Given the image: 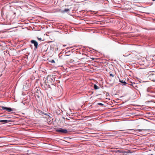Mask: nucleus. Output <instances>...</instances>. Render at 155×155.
<instances>
[{
  "label": "nucleus",
  "instance_id": "13",
  "mask_svg": "<svg viewBox=\"0 0 155 155\" xmlns=\"http://www.w3.org/2000/svg\"><path fill=\"white\" fill-rule=\"evenodd\" d=\"M119 81L123 84V86H125L127 84V83L125 82V81H124L123 80H120Z\"/></svg>",
  "mask_w": 155,
  "mask_h": 155
},
{
  "label": "nucleus",
  "instance_id": "4",
  "mask_svg": "<svg viewBox=\"0 0 155 155\" xmlns=\"http://www.w3.org/2000/svg\"><path fill=\"white\" fill-rule=\"evenodd\" d=\"M8 51H0V57H5L4 55L6 54H8Z\"/></svg>",
  "mask_w": 155,
  "mask_h": 155
},
{
  "label": "nucleus",
  "instance_id": "15",
  "mask_svg": "<svg viewBox=\"0 0 155 155\" xmlns=\"http://www.w3.org/2000/svg\"><path fill=\"white\" fill-rule=\"evenodd\" d=\"M90 125H91L92 127L89 128L88 127V129H93L94 128V127L93 126H92V124L90 123H88V127H89Z\"/></svg>",
  "mask_w": 155,
  "mask_h": 155
},
{
  "label": "nucleus",
  "instance_id": "12",
  "mask_svg": "<svg viewBox=\"0 0 155 155\" xmlns=\"http://www.w3.org/2000/svg\"><path fill=\"white\" fill-rule=\"evenodd\" d=\"M48 61L50 62H51V63H55L56 64H58V60H57V61H54V60L52 59L51 60H50Z\"/></svg>",
  "mask_w": 155,
  "mask_h": 155
},
{
  "label": "nucleus",
  "instance_id": "9",
  "mask_svg": "<svg viewBox=\"0 0 155 155\" xmlns=\"http://www.w3.org/2000/svg\"><path fill=\"white\" fill-rule=\"evenodd\" d=\"M37 112L39 114H40L42 115L43 114H44L45 115H47V114L46 113H45L43 112L42 111L39 110H37Z\"/></svg>",
  "mask_w": 155,
  "mask_h": 155
},
{
  "label": "nucleus",
  "instance_id": "11",
  "mask_svg": "<svg viewBox=\"0 0 155 155\" xmlns=\"http://www.w3.org/2000/svg\"><path fill=\"white\" fill-rule=\"evenodd\" d=\"M70 62L76 65H77L79 64V63H78V62L75 61L73 59H70Z\"/></svg>",
  "mask_w": 155,
  "mask_h": 155
},
{
  "label": "nucleus",
  "instance_id": "1",
  "mask_svg": "<svg viewBox=\"0 0 155 155\" xmlns=\"http://www.w3.org/2000/svg\"><path fill=\"white\" fill-rule=\"evenodd\" d=\"M53 80L51 78V76H48L47 77L46 79L45 80L44 82V85L46 86V87H50V84L53 85Z\"/></svg>",
  "mask_w": 155,
  "mask_h": 155
},
{
  "label": "nucleus",
  "instance_id": "22",
  "mask_svg": "<svg viewBox=\"0 0 155 155\" xmlns=\"http://www.w3.org/2000/svg\"><path fill=\"white\" fill-rule=\"evenodd\" d=\"M110 76H112V77H114V75L112 74H110Z\"/></svg>",
  "mask_w": 155,
  "mask_h": 155
},
{
  "label": "nucleus",
  "instance_id": "20",
  "mask_svg": "<svg viewBox=\"0 0 155 155\" xmlns=\"http://www.w3.org/2000/svg\"><path fill=\"white\" fill-rule=\"evenodd\" d=\"M87 24H92V23H91V21H88V23H87Z\"/></svg>",
  "mask_w": 155,
  "mask_h": 155
},
{
  "label": "nucleus",
  "instance_id": "17",
  "mask_svg": "<svg viewBox=\"0 0 155 155\" xmlns=\"http://www.w3.org/2000/svg\"><path fill=\"white\" fill-rule=\"evenodd\" d=\"M150 63H155V61H154V60L153 59H152L151 60V61H150Z\"/></svg>",
  "mask_w": 155,
  "mask_h": 155
},
{
  "label": "nucleus",
  "instance_id": "14",
  "mask_svg": "<svg viewBox=\"0 0 155 155\" xmlns=\"http://www.w3.org/2000/svg\"><path fill=\"white\" fill-rule=\"evenodd\" d=\"M70 11V9L68 8H65L64 10L62 11L61 12L63 13H65V12H67Z\"/></svg>",
  "mask_w": 155,
  "mask_h": 155
},
{
  "label": "nucleus",
  "instance_id": "18",
  "mask_svg": "<svg viewBox=\"0 0 155 155\" xmlns=\"http://www.w3.org/2000/svg\"><path fill=\"white\" fill-rule=\"evenodd\" d=\"M97 104L98 105H101V106H102V105H104L102 103H97Z\"/></svg>",
  "mask_w": 155,
  "mask_h": 155
},
{
  "label": "nucleus",
  "instance_id": "2",
  "mask_svg": "<svg viewBox=\"0 0 155 155\" xmlns=\"http://www.w3.org/2000/svg\"><path fill=\"white\" fill-rule=\"evenodd\" d=\"M145 130H146L145 129H128L126 130V133H132L134 134H135L137 133L138 132L142 131Z\"/></svg>",
  "mask_w": 155,
  "mask_h": 155
},
{
  "label": "nucleus",
  "instance_id": "19",
  "mask_svg": "<svg viewBox=\"0 0 155 155\" xmlns=\"http://www.w3.org/2000/svg\"><path fill=\"white\" fill-rule=\"evenodd\" d=\"M37 38L39 41L42 40V38H38V37H37Z\"/></svg>",
  "mask_w": 155,
  "mask_h": 155
},
{
  "label": "nucleus",
  "instance_id": "21",
  "mask_svg": "<svg viewBox=\"0 0 155 155\" xmlns=\"http://www.w3.org/2000/svg\"><path fill=\"white\" fill-rule=\"evenodd\" d=\"M93 60H94V61H96V59H94H94H92Z\"/></svg>",
  "mask_w": 155,
  "mask_h": 155
},
{
  "label": "nucleus",
  "instance_id": "3",
  "mask_svg": "<svg viewBox=\"0 0 155 155\" xmlns=\"http://www.w3.org/2000/svg\"><path fill=\"white\" fill-rule=\"evenodd\" d=\"M56 131L57 132L64 134H66L68 133V131L66 129L62 128H60L59 129H57Z\"/></svg>",
  "mask_w": 155,
  "mask_h": 155
},
{
  "label": "nucleus",
  "instance_id": "5",
  "mask_svg": "<svg viewBox=\"0 0 155 155\" xmlns=\"http://www.w3.org/2000/svg\"><path fill=\"white\" fill-rule=\"evenodd\" d=\"M2 110H5L8 112H11L13 111V110L10 107H7L2 106Z\"/></svg>",
  "mask_w": 155,
  "mask_h": 155
},
{
  "label": "nucleus",
  "instance_id": "23",
  "mask_svg": "<svg viewBox=\"0 0 155 155\" xmlns=\"http://www.w3.org/2000/svg\"><path fill=\"white\" fill-rule=\"evenodd\" d=\"M153 1H155V0H152Z\"/></svg>",
  "mask_w": 155,
  "mask_h": 155
},
{
  "label": "nucleus",
  "instance_id": "6",
  "mask_svg": "<svg viewBox=\"0 0 155 155\" xmlns=\"http://www.w3.org/2000/svg\"><path fill=\"white\" fill-rule=\"evenodd\" d=\"M31 42L32 44H34L35 48L36 49L38 48V42L36 41L33 40H31Z\"/></svg>",
  "mask_w": 155,
  "mask_h": 155
},
{
  "label": "nucleus",
  "instance_id": "10",
  "mask_svg": "<svg viewBox=\"0 0 155 155\" xmlns=\"http://www.w3.org/2000/svg\"><path fill=\"white\" fill-rule=\"evenodd\" d=\"M10 122V121L9 120H0V122L1 123H9Z\"/></svg>",
  "mask_w": 155,
  "mask_h": 155
},
{
  "label": "nucleus",
  "instance_id": "7",
  "mask_svg": "<svg viewBox=\"0 0 155 155\" xmlns=\"http://www.w3.org/2000/svg\"><path fill=\"white\" fill-rule=\"evenodd\" d=\"M153 71H150L148 74H150V77H152L153 78H155V74L153 73Z\"/></svg>",
  "mask_w": 155,
  "mask_h": 155
},
{
  "label": "nucleus",
  "instance_id": "8",
  "mask_svg": "<svg viewBox=\"0 0 155 155\" xmlns=\"http://www.w3.org/2000/svg\"><path fill=\"white\" fill-rule=\"evenodd\" d=\"M59 57L61 58H68L67 57L68 56L65 54H62L60 53L59 54Z\"/></svg>",
  "mask_w": 155,
  "mask_h": 155
},
{
  "label": "nucleus",
  "instance_id": "24",
  "mask_svg": "<svg viewBox=\"0 0 155 155\" xmlns=\"http://www.w3.org/2000/svg\"><path fill=\"white\" fill-rule=\"evenodd\" d=\"M88 132L90 133H91L90 132H87V133H88Z\"/></svg>",
  "mask_w": 155,
  "mask_h": 155
},
{
  "label": "nucleus",
  "instance_id": "16",
  "mask_svg": "<svg viewBox=\"0 0 155 155\" xmlns=\"http://www.w3.org/2000/svg\"><path fill=\"white\" fill-rule=\"evenodd\" d=\"M94 87L95 90H97L99 88V87L95 84L94 85Z\"/></svg>",
  "mask_w": 155,
  "mask_h": 155
}]
</instances>
